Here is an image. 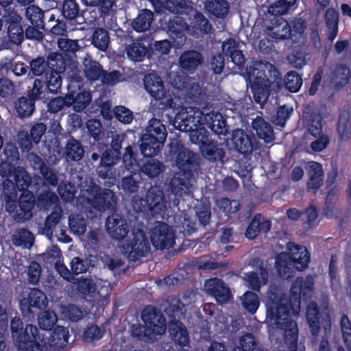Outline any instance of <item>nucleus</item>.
<instances>
[{"label":"nucleus","mask_w":351,"mask_h":351,"mask_svg":"<svg viewBox=\"0 0 351 351\" xmlns=\"http://www.w3.org/2000/svg\"><path fill=\"white\" fill-rule=\"evenodd\" d=\"M69 226L71 232L77 235H82L85 233L87 225L86 219L80 215L77 214L69 216Z\"/></svg>","instance_id":"nucleus-61"},{"label":"nucleus","mask_w":351,"mask_h":351,"mask_svg":"<svg viewBox=\"0 0 351 351\" xmlns=\"http://www.w3.org/2000/svg\"><path fill=\"white\" fill-rule=\"evenodd\" d=\"M202 156L210 162L223 161L226 152L217 141L210 139L199 149Z\"/></svg>","instance_id":"nucleus-33"},{"label":"nucleus","mask_w":351,"mask_h":351,"mask_svg":"<svg viewBox=\"0 0 351 351\" xmlns=\"http://www.w3.org/2000/svg\"><path fill=\"white\" fill-rule=\"evenodd\" d=\"M147 52V47L140 43L133 42L126 47L127 56L134 62L143 61Z\"/></svg>","instance_id":"nucleus-54"},{"label":"nucleus","mask_w":351,"mask_h":351,"mask_svg":"<svg viewBox=\"0 0 351 351\" xmlns=\"http://www.w3.org/2000/svg\"><path fill=\"white\" fill-rule=\"evenodd\" d=\"M86 128L89 136L93 138V143H104V131L100 121L90 119L86 123Z\"/></svg>","instance_id":"nucleus-56"},{"label":"nucleus","mask_w":351,"mask_h":351,"mask_svg":"<svg viewBox=\"0 0 351 351\" xmlns=\"http://www.w3.org/2000/svg\"><path fill=\"white\" fill-rule=\"evenodd\" d=\"M164 7L171 13L188 16L193 11V6L186 0H165Z\"/></svg>","instance_id":"nucleus-48"},{"label":"nucleus","mask_w":351,"mask_h":351,"mask_svg":"<svg viewBox=\"0 0 351 351\" xmlns=\"http://www.w3.org/2000/svg\"><path fill=\"white\" fill-rule=\"evenodd\" d=\"M64 154L67 161L78 162L84 155V149L80 141L71 136L66 143Z\"/></svg>","instance_id":"nucleus-39"},{"label":"nucleus","mask_w":351,"mask_h":351,"mask_svg":"<svg viewBox=\"0 0 351 351\" xmlns=\"http://www.w3.org/2000/svg\"><path fill=\"white\" fill-rule=\"evenodd\" d=\"M311 254L306 247L295 245L289 253H281L276 256V268L281 278H293L291 266L298 271L305 270L310 262Z\"/></svg>","instance_id":"nucleus-6"},{"label":"nucleus","mask_w":351,"mask_h":351,"mask_svg":"<svg viewBox=\"0 0 351 351\" xmlns=\"http://www.w3.org/2000/svg\"><path fill=\"white\" fill-rule=\"evenodd\" d=\"M18 206L14 212V219L24 222L32 219V210L35 205L34 194L29 191H23L17 202Z\"/></svg>","instance_id":"nucleus-21"},{"label":"nucleus","mask_w":351,"mask_h":351,"mask_svg":"<svg viewBox=\"0 0 351 351\" xmlns=\"http://www.w3.org/2000/svg\"><path fill=\"white\" fill-rule=\"evenodd\" d=\"M246 71L247 88H281V73L268 62H255Z\"/></svg>","instance_id":"nucleus-4"},{"label":"nucleus","mask_w":351,"mask_h":351,"mask_svg":"<svg viewBox=\"0 0 351 351\" xmlns=\"http://www.w3.org/2000/svg\"><path fill=\"white\" fill-rule=\"evenodd\" d=\"M313 291L312 278L308 276L304 279L299 276L291 287L289 300L285 296L271 293L266 300V319L276 328L283 330L285 341L293 346L298 343V327L292 315H298L301 300L307 302L311 299Z\"/></svg>","instance_id":"nucleus-1"},{"label":"nucleus","mask_w":351,"mask_h":351,"mask_svg":"<svg viewBox=\"0 0 351 351\" xmlns=\"http://www.w3.org/2000/svg\"><path fill=\"white\" fill-rule=\"evenodd\" d=\"M241 304L248 313L253 315L260 306L259 297L257 293L247 291L241 297Z\"/></svg>","instance_id":"nucleus-55"},{"label":"nucleus","mask_w":351,"mask_h":351,"mask_svg":"<svg viewBox=\"0 0 351 351\" xmlns=\"http://www.w3.org/2000/svg\"><path fill=\"white\" fill-rule=\"evenodd\" d=\"M186 112L184 117L182 118L178 125V130L182 132H189L193 128L201 126L204 112Z\"/></svg>","instance_id":"nucleus-44"},{"label":"nucleus","mask_w":351,"mask_h":351,"mask_svg":"<svg viewBox=\"0 0 351 351\" xmlns=\"http://www.w3.org/2000/svg\"><path fill=\"white\" fill-rule=\"evenodd\" d=\"M165 28L176 47H181L185 44L186 32L189 30V25L183 18L178 16L170 18Z\"/></svg>","instance_id":"nucleus-15"},{"label":"nucleus","mask_w":351,"mask_h":351,"mask_svg":"<svg viewBox=\"0 0 351 351\" xmlns=\"http://www.w3.org/2000/svg\"><path fill=\"white\" fill-rule=\"evenodd\" d=\"M143 134H151L155 138L165 142L167 136V132L165 125L162 121L156 118H152L149 120V124L145 129Z\"/></svg>","instance_id":"nucleus-50"},{"label":"nucleus","mask_w":351,"mask_h":351,"mask_svg":"<svg viewBox=\"0 0 351 351\" xmlns=\"http://www.w3.org/2000/svg\"><path fill=\"white\" fill-rule=\"evenodd\" d=\"M40 339H43L45 348L43 351H46L47 347L54 350H60L64 349L68 344L70 337L69 329L66 327L57 326L53 328V332L49 337H45V335L38 332Z\"/></svg>","instance_id":"nucleus-17"},{"label":"nucleus","mask_w":351,"mask_h":351,"mask_svg":"<svg viewBox=\"0 0 351 351\" xmlns=\"http://www.w3.org/2000/svg\"><path fill=\"white\" fill-rule=\"evenodd\" d=\"M91 44L101 51H106L109 47L110 36L104 27L94 29L91 36Z\"/></svg>","instance_id":"nucleus-49"},{"label":"nucleus","mask_w":351,"mask_h":351,"mask_svg":"<svg viewBox=\"0 0 351 351\" xmlns=\"http://www.w3.org/2000/svg\"><path fill=\"white\" fill-rule=\"evenodd\" d=\"M150 239L154 247L169 250L175 243V235L171 228L162 221H157L152 229Z\"/></svg>","instance_id":"nucleus-12"},{"label":"nucleus","mask_w":351,"mask_h":351,"mask_svg":"<svg viewBox=\"0 0 351 351\" xmlns=\"http://www.w3.org/2000/svg\"><path fill=\"white\" fill-rule=\"evenodd\" d=\"M123 141V135L116 134L112 137L110 143V148H108V149L114 154L118 153L119 156L122 157L125 166L132 167L137 162L136 154L133 151L132 147L128 145L125 149V152L122 154L121 149L122 148Z\"/></svg>","instance_id":"nucleus-29"},{"label":"nucleus","mask_w":351,"mask_h":351,"mask_svg":"<svg viewBox=\"0 0 351 351\" xmlns=\"http://www.w3.org/2000/svg\"><path fill=\"white\" fill-rule=\"evenodd\" d=\"M203 61L202 53L195 50L184 51L179 58L180 67L190 73H193Z\"/></svg>","instance_id":"nucleus-34"},{"label":"nucleus","mask_w":351,"mask_h":351,"mask_svg":"<svg viewBox=\"0 0 351 351\" xmlns=\"http://www.w3.org/2000/svg\"><path fill=\"white\" fill-rule=\"evenodd\" d=\"M231 141L235 150L247 156L258 149V142L252 133H247L242 129H236L231 134Z\"/></svg>","instance_id":"nucleus-14"},{"label":"nucleus","mask_w":351,"mask_h":351,"mask_svg":"<svg viewBox=\"0 0 351 351\" xmlns=\"http://www.w3.org/2000/svg\"><path fill=\"white\" fill-rule=\"evenodd\" d=\"M100 81L104 86H113L119 82L125 81V77L120 71L113 70L108 72L104 70Z\"/></svg>","instance_id":"nucleus-60"},{"label":"nucleus","mask_w":351,"mask_h":351,"mask_svg":"<svg viewBox=\"0 0 351 351\" xmlns=\"http://www.w3.org/2000/svg\"><path fill=\"white\" fill-rule=\"evenodd\" d=\"M130 330L132 337L141 341L149 340L155 336L146 324H133L130 327Z\"/></svg>","instance_id":"nucleus-59"},{"label":"nucleus","mask_w":351,"mask_h":351,"mask_svg":"<svg viewBox=\"0 0 351 351\" xmlns=\"http://www.w3.org/2000/svg\"><path fill=\"white\" fill-rule=\"evenodd\" d=\"M165 169L163 163L156 159H148L141 167V171L149 178H157Z\"/></svg>","instance_id":"nucleus-52"},{"label":"nucleus","mask_w":351,"mask_h":351,"mask_svg":"<svg viewBox=\"0 0 351 351\" xmlns=\"http://www.w3.org/2000/svg\"><path fill=\"white\" fill-rule=\"evenodd\" d=\"M22 17L14 13L9 16L8 24V36L10 41L14 45H20L24 39V29L22 25Z\"/></svg>","instance_id":"nucleus-30"},{"label":"nucleus","mask_w":351,"mask_h":351,"mask_svg":"<svg viewBox=\"0 0 351 351\" xmlns=\"http://www.w3.org/2000/svg\"><path fill=\"white\" fill-rule=\"evenodd\" d=\"M141 318L154 335H160L165 332L166 319L163 313L157 307L153 305L146 306L142 311Z\"/></svg>","instance_id":"nucleus-13"},{"label":"nucleus","mask_w":351,"mask_h":351,"mask_svg":"<svg viewBox=\"0 0 351 351\" xmlns=\"http://www.w3.org/2000/svg\"><path fill=\"white\" fill-rule=\"evenodd\" d=\"M204 124L210 130L219 136H226L229 132V126L227 124L226 119L218 111L210 110L204 112Z\"/></svg>","instance_id":"nucleus-24"},{"label":"nucleus","mask_w":351,"mask_h":351,"mask_svg":"<svg viewBox=\"0 0 351 351\" xmlns=\"http://www.w3.org/2000/svg\"><path fill=\"white\" fill-rule=\"evenodd\" d=\"M206 10L216 18L223 19L229 12L230 5L226 0H208L205 2Z\"/></svg>","instance_id":"nucleus-45"},{"label":"nucleus","mask_w":351,"mask_h":351,"mask_svg":"<svg viewBox=\"0 0 351 351\" xmlns=\"http://www.w3.org/2000/svg\"><path fill=\"white\" fill-rule=\"evenodd\" d=\"M307 175L308 179L306 182L308 191L316 193L324 184V172L322 165L315 161H311L308 164Z\"/></svg>","instance_id":"nucleus-27"},{"label":"nucleus","mask_w":351,"mask_h":351,"mask_svg":"<svg viewBox=\"0 0 351 351\" xmlns=\"http://www.w3.org/2000/svg\"><path fill=\"white\" fill-rule=\"evenodd\" d=\"M57 190L60 198L64 202H71L75 197L76 189L74 184L71 182H60Z\"/></svg>","instance_id":"nucleus-64"},{"label":"nucleus","mask_w":351,"mask_h":351,"mask_svg":"<svg viewBox=\"0 0 351 351\" xmlns=\"http://www.w3.org/2000/svg\"><path fill=\"white\" fill-rule=\"evenodd\" d=\"M296 0H278L268 8L269 17H274L275 23L282 21L283 14H287Z\"/></svg>","instance_id":"nucleus-40"},{"label":"nucleus","mask_w":351,"mask_h":351,"mask_svg":"<svg viewBox=\"0 0 351 351\" xmlns=\"http://www.w3.org/2000/svg\"><path fill=\"white\" fill-rule=\"evenodd\" d=\"M194 13L191 22V34L193 36L198 34H207L210 32L212 25L204 15L196 10L193 9L191 13ZM191 16L192 14H190Z\"/></svg>","instance_id":"nucleus-37"},{"label":"nucleus","mask_w":351,"mask_h":351,"mask_svg":"<svg viewBox=\"0 0 351 351\" xmlns=\"http://www.w3.org/2000/svg\"><path fill=\"white\" fill-rule=\"evenodd\" d=\"M106 228L109 236L114 240L122 241L128 234L129 226L126 219L121 215L114 213L106 221Z\"/></svg>","instance_id":"nucleus-19"},{"label":"nucleus","mask_w":351,"mask_h":351,"mask_svg":"<svg viewBox=\"0 0 351 351\" xmlns=\"http://www.w3.org/2000/svg\"><path fill=\"white\" fill-rule=\"evenodd\" d=\"M154 99L152 100L151 104L154 111L158 114H162L168 109L177 110L178 105L171 97L166 96L170 89H145Z\"/></svg>","instance_id":"nucleus-22"},{"label":"nucleus","mask_w":351,"mask_h":351,"mask_svg":"<svg viewBox=\"0 0 351 351\" xmlns=\"http://www.w3.org/2000/svg\"><path fill=\"white\" fill-rule=\"evenodd\" d=\"M147 201L149 203L150 213L156 215H162L166 210V202L163 191L158 187H151L146 193Z\"/></svg>","instance_id":"nucleus-28"},{"label":"nucleus","mask_w":351,"mask_h":351,"mask_svg":"<svg viewBox=\"0 0 351 351\" xmlns=\"http://www.w3.org/2000/svg\"><path fill=\"white\" fill-rule=\"evenodd\" d=\"M339 325L344 344L347 350L351 351V321L347 315H341Z\"/></svg>","instance_id":"nucleus-63"},{"label":"nucleus","mask_w":351,"mask_h":351,"mask_svg":"<svg viewBox=\"0 0 351 351\" xmlns=\"http://www.w3.org/2000/svg\"><path fill=\"white\" fill-rule=\"evenodd\" d=\"M48 305L45 294L38 288H32L26 297L20 300L22 315L29 319H34Z\"/></svg>","instance_id":"nucleus-10"},{"label":"nucleus","mask_w":351,"mask_h":351,"mask_svg":"<svg viewBox=\"0 0 351 351\" xmlns=\"http://www.w3.org/2000/svg\"><path fill=\"white\" fill-rule=\"evenodd\" d=\"M101 159L99 163L100 169L98 171L99 178L106 179L110 178L111 168L117 164L122 158L119 154H114L108 149V144L104 143L101 144Z\"/></svg>","instance_id":"nucleus-25"},{"label":"nucleus","mask_w":351,"mask_h":351,"mask_svg":"<svg viewBox=\"0 0 351 351\" xmlns=\"http://www.w3.org/2000/svg\"><path fill=\"white\" fill-rule=\"evenodd\" d=\"M44 15V11L38 5H29L25 9V19L35 27H45Z\"/></svg>","instance_id":"nucleus-51"},{"label":"nucleus","mask_w":351,"mask_h":351,"mask_svg":"<svg viewBox=\"0 0 351 351\" xmlns=\"http://www.w3.org/2000/svg\"><path fill=\"white\" fill-rule=\"evenodd\" d=\"M337 132L341 141H347L351 137V112L348 110H343L340 112Z\"/></svg>","instance_id":"nucleus-43"},{"label":"nucleus","mask_w":351,"mask_h":351,"mask_svg":"<svg viewBox=\"0 0 351 351\" xmlns=\"http://www.w3.org/2000/svg\"><path fill=\"white\" fill-rule=\"evenodd\" d=\"M10 329L14 342L18 351H43L45 343L38 335L39 329L34 325L27 324L19 317L12 319Z\"/></svg>","instance_id":"nucleus-5"},{"label":"nucleus","mask_w":351,"mask_h":351,"mask_svg":"<svg viewBox=\"0 0 351 351\" xmlns=\"http://www.w3.org/2000/svg\"><path fill=\"white\" fill-rule=\"evenodd\" d=\"M258 343L255 337L251 333H246L239 339V346L234 348L232 351H256Z\"/></svg>","instance_id":"nucleus-62"},{"label":"nucleus","mask_w":351,"mask_h":351,"mask_svg":"<svg viewBox=\"0 0 351 351\" xmlns=\"http://www.w3.org/2000/svg\"><path fill=\"white\" fill-rule=\"evenodd\" d=\"M45 95L43 89H29L28 97H21L16 104V110L20 117L24 118L32 115L35 110V101L41 99Z\"/></svg>","instance_id":"nucleus-23"},{"label":"nucleus","mask_w":351,"mask_h":351,"mask_svg":"<svg viewBox=\"0 0 351 351\" xmlns=\"http://www.w3.org/2000/svg\"><path fill=\"white\" fill-rule=\"evenodd\" d=\"M269 18L264 22L265 25V32L267 36H269L275 42L287 39H290L293 41L289 23L282 19V21H279L278 24H276L274 17Z\"/></svg>","instance_id":"nucleus-18"},{"label":"nucleus","mask_w":351,"mask_h":351,"mask_svg":"<svg viewBox=\"0 0 351 351\" xmlns=\"http://www.w3.org/2000/svg\"><path fill=\"white\" fill-rule=\"evenodd\" d=\"M30 69L36 76L44 75L47 88L50 86L61 88L62 73L69 83L66 88L84 87L83 73L78 69L76 62L60 52H51L46 58L44 56H38L32 59L30 62Z\"/></svg>","instance_id":"nucleus-2"},{"label":"nucleus","mask_w":351,"mask_h":351,"mask_svg":"<svg viewBox=\"0 0 351 351\" xmlns=\"http://www.w3.org/2000/svg\"><path fill=\"white\" fill-rule=\"evenodd\" d=\"M293 112V106L287 104L280 105L277 107L276 114L272 117V121L277 126L284 127Z\"/></svg>","instance_id":"nucleus-58"},{"label":"nucleus","mask_w":351,"mask_h":351,"mask_svg":"<svg viewBox=\"0 0 351 351\" xmlns=\"http://www.w3.org/2000/svg\"><path fill=\"white\" fill-rule=\"evenodd\" d=\"M222 54L226 57L228 64L231 62L233 69L242 71L245 64V59L239 45L234 38H228L222 44Z\"/></svg>","instance_id":"nucleus-20"},{"label":"nucleus","mask_w":351,"mask_h":351,"mask_svg":"<svg viewBox=\"0 0 351 351\" xmlns=\"http://www.w3.org/2000/svg\"><path fill=\"white\" fill-rule=\"evenodd\" d=\"M61 12L71 26L76 27L80 23L77 21L80 16V7L75 0H65L62 3Z\"/></svg>","instance_id":"nucleus-41"},{"label":"nucleus","mask_w":351,"mask_h":351,"mask_svg":"<svg viewBox=\"0 0 351 351\" xmlns=\"http://www.w3.org/2000/svg\"><path fill=\"white\" fill-rule=\"evenodd\" d=\"M150 251L148 238L142 230H136L132 232L130 241L121 246L122 253L127 256L130 262H136Z\"/></svg>","instance_id":"nucleus-11"},{"label":"nucleus","mask_w":351,"mask_h":351,"mask_svg":"<svg viewBox=\"0 0 351 351\" xmlns=\"http://www.w3.org/2000/svg\"><path fill=\"white\" fill-rule=\"evenodd\" d=\"M326 112L325 106L315 104H308L303 110L302 118L307 132L314 138H317L311 143V148L315 152L324 149L330 142L329 137L322 133Z\"/></svg>","instance_id":"nucleus-3"},{"label":"nucleus","mask_w":351,"mask_h":351,"mask_svg":"<svg viewBox=\"0 0 351 351\" xmlns=\"http://www.w3.org/2000/svg\"><path fill=\"white\" fill-rule=\"evenodd\" d=\"M211 138L210 132L204 127L195 128L189 132L190 141L198 145L199 149Z\"/></svg>","instance_id":"nucleus-57"},{"label":"nucleus","mask_w":351,"mask_h":351,"mask_svg":"<svg viewBox=\"0 0 351 351\" xmlns=\"http://www.w3.org/2000/svg\"><path fill=\"white\" fill-rule=\"evenodd\" d=\"M204 287L208 293L219 304H226L233 298L230 289L221 278H209L205 281Z\"/></svg>","instance_id":"nucleus-16"},{"label":"nucleus","mask_w":351,"mask_h":351,"mask_svg":"<svg viewBox=\"0 0 351 351\" xmlns=\"http://www.w3.org/2000/svg\"><path fill=\"white\" fill-rule=\"evenodd\" d=\"M2 191L5 201L6 210L14 213L16 208L18 187L15 186L14 181L5 178L2 182Z\"/></svg>","instance_id":"nucleus-35"},{"label":"nucleus","mask_w":351,"mask_h":351,"mask_svg":"<svg viewBox=\"0 0 351 351\" xmlns=\"http://www.w3.org/2000/svg\"><path fill=\"white\" fill-rule=\"evenodd\" d=\"M58 47L62 51V55H66L76 62L78 69L82 73L78 62L75 58V53L80 49L78 40L61 38L58 40Z\"/></svg>","instance_id":"nucleus-46"},{"label":"nucleus","mask_w":351,"mask_h":351,"mask_svg":"<svg viewBox=\"0 0 351 351\" xmlns=\"http://www.w3.org/2000/svg\"><path fill=\"white\" fill-rule=\"evenodd\" d=\"M305 315L313 336H317L322 328L326 332L330 330L331 315L328 304L320 307L316 302L311 301L306 307Z\"/></svg>","instance_id":"nucleus-9"},{"label":"nucleus","mask_w":351,"mask_h":351,"mask_svg":"<svg viewBox=\"0 0 351 351\" xmlns=\"http://www.w3.org/2000/svg\"><path fill=\"white\" fill-rule=\"evenodd\" d=\"M167 157L175 161L180 173L186 178H191L199 168L197 155L186 148L180 140L168 145Z\"/></svg>","instance_id":"nucleus-7"},{"label":"nucleus","mask_w":351,"mask_h":351,"mask_svg":"<svg viewBox=\"0 0 351 351\" xmlns=\"http://www.w3.org/2000/svg\"><path fill=\"white\" fill-rule=\"evenodd\" d=\"M140 151L145 158H153L161 151L165 142L151 134H142L140 138Z\"/></svg>","instance_id":"nucleus-31"},{"label":"nucleus","mask_w":351,"mask_h":351,"mask_svg":"<svg viewBox=\"0 0 351 351\" xmlns=\"http://www.w3.org/2000/svg\"><path fill=\"white\" fill-rule=\"evenodd\" d=\"M168 330L169 336L175 344L182 348L189 345V333L186 326L181 321L178 319L169 320Z\"/></svg>","instance_id":"nucleus-26"},{"label":"nucleus","mask_w":351,"mask_h":351,"mask_svg":"<svg viewBox=\"0 0 351 351\" xmlns=\"http://www.w3.org/2000/svg\"><path fill=\"white\" fill-rule=\"evenodd\" d=\"M252 127L257 136L263 140L265 143H271L275 140L273 126L263 117L256 116L252 122Z\"/></svg>","instance_id":"nucleus-32"},{"label":"nucleus","mask_w":351,"mask_h":351,"mask_svg":"<svg viewBox=\"0 0 351 351\" xmlns=\"http://www.w3.org/2000/svg\"><path fill=\"white\" fill-rule=\"evenodd\" d=\"M88 197L84 199L85 204L90 209L99 212L111 210L117 205L115 193L109 189H102L99 185L93 184L86 189Z\"/></svg>","instance_id":"nucleus-8"},{"label":"nucleus","mask_w":351,"mask_h":351,"mask_svg":"<svg viewBox=\"0 0 351 351\" xmlns=\"http://www.w3.org/2000/svg\"><path fill=\"white\" fill-rule=\"evenodd\" d=\"M154 20V13L149 10H141L138 16L132 22V27L137 32L148 30Z\"/></svg>","instance_id":"nucleus-42"},{"label":"nucleus","mask_w":351,"mask_h":351,"mask_svg":"<svg viewBox=\"0 0 351 351\" xmlns=\"http://www.w3.org/2000/svg\"><path fill=\"white\" fill-rule=\"evenodd\" d=\"M84 74L91 82L100 81L104 71L100 63L93 60L90 56L85 57L83 61Z\"/></svg>","instance_id":"nucleus-38"},{"label":"nucleus","mask_w":351,"mask_h":351,"mask_svg":"<svg viewBox=\"0 0 351 351\" xmlns=\"http://www.w3.org/2000/svg\"><path fill=\"white\" fill-rule=\"evenodd\" d=\"M351 71L346 64H338L333 71V78L336 82L335 88H343L349 82Z\"/></svg>","instance_id":"nucleus-53"},{"label":"nucleus","mask_w":351,"mask_h":351,"mask_svg":"<svg viewBox=\"0 0 351 351\" xmlns=\"http://www.w3.org/2000/svg\"><path fill=\"white\" fill-rule=\"evenodd\" d=\"M12 176L15 186L18 187L19 191H28L32 183V177L23 167H14Z\"/></svg>","instance_id":"nucleus-47"},{"label":"nucleus","mask_w":351,"mask_h":351,"mask_svg":"<svg viewBox=\"0 0 351 351\" xmlns=\"http://www.w3.org/2000/svg\"><path fill=\"white\" fill-rule=\"evenodd\" d=\"M190 178H186L182 173H175L173 176L170 179L168 183V190L175 196L173 199V204L178 206L179 204V199L184 194L186 193L188 190V185L186 180Z\"/></svg>","instance_id":"nucleus-36"}]
</instances>
